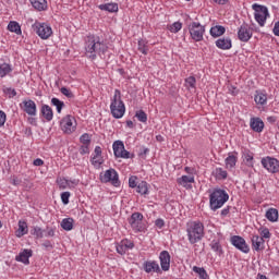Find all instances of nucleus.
Instances as JSON below:
<instances>
[{
  "mask_svg": "<svg viewBox=\"0 0 279 279\" xmlns=\"http://www.w3.org/2000/svg\"><path fill=\"white\" fill-rule=\"evenodd\" d=\"M90 144H83L80 148V154H82V156H84V154H88L89 153V148Z\"/></svg>",
  "mask_w": 279,
  "mask_h": 279,
  "instance_id": "864d4df0",
  "label": "nucleus"
},
{
  "mask_svg": "<svg viewBox=\"0 0 279 279\" xmlns=\"http://www.w3.org/2000/svg\"><path fill=\"white\" fill-rule=\"evenodd\" d=\"M134 247V242L130 240H122L117 246L116 250L118 254L123 256L128 252V250H132Z\"/></svg>",
  "mask_w": 279,
  "mask_h": 279,
  "instance_id": "4468645a",
  "label": "nucleus"
},
{
  "mask_svg": "<svg viewBox=\"0 0 279 279\" xmlns=\"http://www.w3.org/2000/svg\"><path fill=\"white\" fill-rule=\"evenodd\" d=\"M266 219H268V221H271V222L278 221V209L269 208L266 211Z\"/></svg>",
  "mask_w": 279,
  "mask_h": 279,
  "instance_id": "2f4dec72",
  "label": "nucleus"
},
{
  "mask_svg": "<svg viewBox=\"0 0 279 279\" xmlns=\"http://www.w3.org/2000/svg\"><path fill=\"white\" fill-rule=\"evenodd\" d=\"M99 10H102L105 12H119V4L118 3H105L100 4Z\"/></svg>",
  "mask_w": 279,
  "mask_h": 279,
  "instance_id": "c756f323",
  "label": "nucleus"
},
{
  "mask_svg": "<svg viewBox=\"0 0 279 279\" xmlns=\"http://www.w3.org/2000/svg\"><path fill=\"white\" fill-rule=\"evenodd\" d=\"M272 33L275 34V36H279V21L275 23Z\"/></svg>",
  "mask_w": 279,
  "mask_h": 279,
  "instance_id": "052dcab7",
  "label": "nucleus"
},
{
  "mask_svg": "<svg viewBox=\"0 0 279 279\" xmlns=\"http://www.w3.org/2000/svg\"><path fill=\"white\" fill-rule=\"evenodd\" d=\"M243 161L246 167H254V154L250 150H244L242 155Z\"/></svg>",
  "mask_w": 279,
  "mask_h": 279,
  "instance_id": "bb28decb",
  "label": "nucleus"
},
{
  "mask_svg": "<svg viewBox=\"0 0 279 279\" xmlns=\"http://www.w3.org/2000/svg\"><path fill=\"white\" fill-rule=\"evenodd\" d=\"M252 245L256 252H259V250H263V245H265V240L259 235H253Z\"/></svg>",
  "mask_w": 279,
  "mask_h": 279,
  "instance_id": "393cba45",
  "label": "nucleus"
},
{
  "mask_svg": "<svg viewBox=\"0 0 279 279\" xmlns=\"http://www.w3.org/2000/svg\"><path fill=\"white\" fill-rule=\"evenodd\" d=\"M239 38L242 43H248L252 37L251 36H239Z\"/></svg>",
  "mask_w": 279,
  "mask_h": 279,
  "instance_id": "0e129e2a",
  "label": "nucleus"
},
{
  "mask_svg": "<svg viewBox=\"0 0 279 279\" xmlns=\"http://www.w3.org/2000/svg\"><path fill=\"white\" fill-rule=\"evenodd\" d=\"M206 28L199 22H193L190 26L191 36H204Z\"/></svg>",
  "mask_w": 279,
  "mask_h": 279,
  "instance_id": "dca6fc26",
  "label": "nucleus"
},
{
  "mask_svg": "<svg viewBox=\"0 0 279 279\" xmlns=\"http://www.w3.org/2000/svg\"><path fill=\"white\" fill-rule=\"evenodd\" d=\"M23 110L29 117H36V102L34 100H24L23 101Z\"/></svg>",
  "mask_w": 279,
  "mask_h": 279,
  "instance_id": "2eb2a0df",
  "label": "nucleus"
},
{
  "mask_svg": "<svg viewBox=\"0 0 279 279\" xmlns=\"http://www.w3.org/2000/svg\"><path fill=\"white\" fill-rule=\"evenodd\" d=\"M254 101L255 104H257V106H265L267 104V94L256 92L254 96Z\"/></svg>",
  "mask_w": 279,
  "mask_h": 279,
  "instance_id": "c85d7f7f",
  "label": "nucleus"
},
{
  "mask_svg": "<svg viewBox=\"0 0 279 279\" xmlns=\"http://www.w3.org/2000/svg\"><path fill=\"white\" fill-rule=\"evenodd\" d=\"M210 36H223L226 34V27L221 25H216L209 31Z\"/></svg>",
  "mask_w": 279,
  "mask_h": 279,
  "instance_id": "7c9ffc66",
  "label": "nucleus"
},
{
  "mask_svg": "<svg viewBox=\"0 0 279 279\" xmlns=\"http://www.w3.org/2000/svg\"><path fill=\"white\" fill-rule=\"evenodd\" d=\"M262 166L267 169L269 173H279V161L274 157H264L262 159Z\"/></svg>",
  "mask_w": 279,
  "mask_h": 279,
  "instance_id": "0eeeda50",
  "label": "nucleus"
},
{
  "mask_svg": "<svg viewBox=\"0 0 279 279\" xmlns=\"http://www.w3.org/2000/svg\"><path fill=\"white\" fill-rule=\"evenodd\" d=\"M33 165H34L35 167H43V165H45V161H43V159H40V158H37V159H35V160L33 161Z\"/></svg>",
  "mask_w": 279,
  "mask_h": 279,
  "instance_id": "bf43d9fd",
  "label": "nucleus"
},
{
  "mask_svg": "<svg viewBox=\"0 0 279 279\" xmlns=\"http://www.w3.org/2000/svg\"><path fill=\"white\" fill-rule=\"evenodd\" d=\"M216 46L218 49H232V39L229 37H221L220 39L216 40Z\"/></svg>",
  "mask_w": 279,
  "mask_h": 279,
  "instance_id": "aec40b11",
  "label": "nucleus"
},
{
  "mask_svg": "<svg viewBox=\"0 0 279 279\" xmlns=\"http://www.w3.org/2000/svg\"><path fill=\"white\" fill-rule=\"evenodd\" d=\"M144 271H146V274H151V271L159 274L160 266L156 262H145L144 263Z\"/></svg>",
  "mask_w": 279,
  "mask_h": 279,
  "instance_id": "4be33fe9",
  "label": "nucleus"
},
{
  "mask_svg": "<svg viewBox=\"0 0 279 279\" xmlns=\"http://www.w3.org/2000/svg\"><path fill=\"white\" fill-rule=\"evenodd\" d=\"M187 239L192 245L204 239V223L199 221H193L187 223L186 228Z\"/></svg>",
  "mask_w": 279,
  "mask_h": 279,
  "instance_id": "f03ea898",
  "label": "nucleus"
},
{
  "mask_svg": "<svg viewBox=\"0 0 279 279\" xmlns=\"http://www.w3.org/2000/svg\"><path fill=\"white\" fill-rule=\"evenodd\" d=\"M57 182H58L59 189L61 191H64V189H66L69 186V181H66V179H60Z\"/></svg>",
  "mask_w": 279,
  "mask_h": 279,
  "instance_id": "09e8293b",
  "label": "nucleus"
},
{
  "mask_svg": "<svg viewBox=\"0 0 279 279\" xmlns=\"http://www.w3.org/2000/svg\"><path fill=\"white\" fill-rule=\"evenodd\" d=\"M138 180V178L137 177H131L130 179H129V186L131 187V189H136L138 185L136 184V181Z\"/></svg>",
  "mask_w": 279,
  "mask_h": 279,
  "instance_id": "3c124183",
  "label": "nucleus"
},
{
  "mask_svg": "<svg viewBox=\"0 0 279 279\" xmlns=\"http://www.w3.org/2000/svg\"><path fill=\"white\" fill-rule=\"evenodd\" d=\"M155 226H157V228H163L165 227V220L162 219H157L155 221Z\"/></svg>",
  "mask_w": 279,
  "mask_h": 279,
  "instance_id": "680f3d73",
  "label": "nucleus"
},
{
  "mask_svg": "<svg viewBox=\"0 0 279 279\" xmlns=\"http://www.w3.org/2000/svg\"><path fill=\"white\" fill-rule=\"evenodd\" d=\"M51 104L57 108V112L60 114V112H62V108H64V101H61L58 98H52Z\"/></svg>",
  "mask_w": 279,
  "mask_h": 279,
  "instance_id": "4c0bfd02",
  "label": "nucleus"
},
{
  "mask_svg": "<svg viewBox=\"0 0 279 279\" xmlns=\"http://www.w3.org/2000/svg\"><path fill=\"white\" fill-rule=\"evenodd\" d=\"M74 121V117L65 116L60 122L62 132H64L65 134H72L73 132H75V125H73Z\"/></svg>",
  "mask_w": 279,
  "mask_h": 279,
  "instance_id": "1a4fd4ad",
  "label": "nucleus"
},
{
  "mask_svg": "<svg viewBox=\"0 0 279 279\" xmlns=\"http://www.w3.org/2000/svg\"><path fill=\"white\" fill-rule=\"evenodd\" d=\"M46 236H56V230L53 228L47 227Z\"/></svg>",
  "mask_w": 279,
  "mask_h": 279,
  "instance_id": "13d9d810",
  "label": "nucleus"
},
{
  "mask_svg": "<svg viewBox=\"0 0 279 279\" xmlns=\"http://www.w3.org/2000/svg\"><path fill=\"white\" fill-rule=\"evenodd\" d=\"M8 29L9 32L16 34V36H21V34H23V32L21 31V24H19V22L16 21L9 22Z\"/></svg>",
  "mask_w": 279,
  "mask_h": 279,
  "instance_id": "cd10ccee",
  "label": "nucleus"
},
{
  "mask_svg": "<svg viewBox=\"0 0 279 279\" xmlns=\"http://www.w3.org/2000/svg\"><path fill=\"white\" fill-rule=\"evenodd\" d=\"M31 234L36 236V239H43V236H45V231L40 227H34L31 231Z\"/></svg>",
  "mask_w": 279,
  "mask_h": 279,
  "instance_id": "58836bf2",
  "label": "nucleus"
},
{
  "mask_svg": "<svg viewBox=\"0 0 279 279\" xmlns=\"http://www.w3.org/2000/svg\"><path fill=\"white\" fill-rule=\"evenodd\" d=\"M231 243L234 247H236V250H240V252H243L244 254L250 253V246L245 242V239H243L242 236L233 235L231 238Z\"/></svg>",
  "mask_w": 279,
  "mask_h": 279,
  "instance_id": "9d476101",
  "label": "nucleus"
},
{
  "mask_svg": "<svg viewBox=\"0 0 279 279\" xmlns=\"http://www.w3.org/2000/svg\"><path fill=\"white\" fill-rule=\"evenodd\" d=\"M193 182H195V177L191 175H182L178 179V184L184 186L185 189H193V185H191Z\"/></svg>",
  "mask_w": 279,
  "mask_h": 279,
  "instance_id": "6ab92c4d",
  "label": "nucleus"
},
{
  "mask_svg": "<svg viewBox=\"0 0 279 279\" xmlns=\"http://www.w3.org/2000/svg\"><path fill=\"white\" fill-rule=\"evenodd\" d=\"M61 94L68 97L69 99H73L74 95L73 92L66 87H61Z\"/></svg>",
  "mask_w": 279,
  "mask_h": 279,
  "instance_id": "49530a36",
  "label": "nucleus"
},
{
  "mask_svg": "<svg viewBox=\"0 0 279 279\" xmlns=\"http://www.w3.org/2000/svg\"><path fill=\"white\" fill-rule=\"evenodd\" d=\"M262 239H270L271 238V233L269 232V229L265 228L262 230L260 232V236Z\"/></svg>",
  "mask_w": 279,
  "mask_h": 279,
  "instance_id": "603ef678",
  "label": "nucleus"
},
{
  "mask_svg": "<svg viewBox=\"0 0 279 279\" xmlns=\"http://www.w3.org/2000/svg\"><path fill=\"white\" fill-rule=\"evenodd\" d=\"M193 271L194 274H198L201 279H208V272H206V269L194 266Z\"/></svg>",
  "mask_w": 279,
  "mask_h": 279,
  "instance_id": "e433bc0d",
  "label": "nucleus"
},
{
  "mask_svg": "<svg viewBox=\"0 0 279 279\" xmlns=\"http://www.w3.org/2000/svg\"><path fill=\"white\" fill-rule=\"evenodd\" d=\"M111 114L114 119H121L125 114V105L121 100V92L116 89L114 96L110 105Z\"/></svg>",
  "mask_w": 279,
  "mask_h": 279,
  "instance_id": "7ed1b4c3",
  "label": "nucleus"
},
{
  "mask_svg": "<svg viewBox=\"0 0 279 279\" xmlns=\"http://www.w3.org/2000/svg\"><path fill=\"white\" fill-rule=\"evenodd\" d=\"M69 197H71V192H63L61 194L62 204H64V205L69 204Z\"/></svg>",
  "mask_w": 279,
  "mask_h": 279,
  "instance_id": "8fccbe9b",
  "label": "nucleus"
},
{
  "mask_svg": "<svg viewBox=\"0 0 279 279\" xmlns=\"http://www.w3.org/2000/svg\"><path fill=\"white\" fill-rule=\"evenodd\" d=\"M113 154L116 158H130V151L125 150V145L121 141L113 143Z\"/></svg>",
  "mask_w": 279,
  "mask_h": 279,
  "instance_id": "9b49d317",
  "label": "nucleus"
},
{
  "mask_svg": "<svg viewBox=\"0 0 279 279\" xmlns=\"http://www.w3.org/2000/svg\"><path fill=\"white\" fill-rule=\"evenodd\" d=\"M162 271H169L171 267V255L168 251H162L159 255Z\"/></svg>",
  "mask_w": 279,
  "mask_h": 279,
  "instance_id": "ddd939ff",
  "label": "nucleus"
},
{
  "mask_svg": "<svg viewBox=\"0 0 279 279\" xmlns=\"http://www.w3.org/2000/svg\"><path fill=\"white\" fill-rule=\"evenodd\" d=\"M80 141L83 143V145H90V135L88 133H84Z\"/></svg>",
  "mask_w": 279,
  "mask_h": 279,
  "instance_id": "de8ad7c7",
  "label": "nucleus"
},
{
  "mask_svg": "<svg viewBox=\"0 0 279 279\" xmlns=\"http://www.w3.org/2000/svg\"><path fill=\"white\" fill-rule=\"evenodd\" d=\"M168 29L169 32H171V34H178V32L182 29V22H174L172 25L168 27Z\"/></svg>",
  "mask_w": 279,
  "mask_h": 279,
  "instance_id": "ea45409f",
  "label": "nucleus"
},
{
  "mask_svg": "<svg viewBox=\"0 0 279 279\" xmlns=\"http://www.w3.org/2000/svg\"><path fill=\"white\" fill-rule=\"evenodd\" d=\"M11 184H13V186H19V184H21V180H19L16 177H13V179H11Z\"/></svg>",
  "mask_w": 279,
  "mask_h": 279,
  "instance_id": "e2e57ef3",
  "label": "nucleus"
},
{
  "mask_svg": "<svg viewBox=\"0 0 279 279\" xmlns=\"http://www.w3.org/2000/svg\"><path fill=\"white\" fill-rule=\"evenodd\" d=\"M32 250H24L16 257L17 263H23L24 265H29V258H32Z\"/></svg>",
  "mask_w": 279,
  "mask_h": 279,
  "instance_id": "a211bd4d",
  "label": "nucleus"
},
{
  "mask_svg": "<svg viewBox=\"0 0 279 279\" xmlns=\"http://www.w3.org/2000/svg\"><path fill=\"white\" fill-rule=\"evenodd\" d=\"M5 119H7L5 112L0 110V128L5 125Z\"/></svg>",
  "mask_w": 279,
  "mask_h": 279,
  "instance_id": "6e6d98bb",
  "label": "nucleus"
},
{
  "mask_svg": "<svg viewBox=\"0 0 279 279\" xmlns=\"http://www.w3.org/2000/svg\"><path fill=\"white\" fill-rule=\"evenodd\" d=\"M138 51H141V53H143L144 56H147V52L149 51V48H148L147 43L145 41V39H140L138 40Z\"/></svg>",
  "mask_w": 279,
  "mask_h": 279,
  "instance_id": "c9c22d12",
  "label": "nucleus"
},
{
  "mask_svg": "<svg viewBox=\"0 0 279 279\" xmlns=\"http://www.w3.org/2000/svg\"><path fill=\"white\" fill-rule=\"evenodd\" d=\"M73 218H64L62 221H61V228L63 230H66L68 232L73 230Z\"/></svg>",
  "mask_w": 279,
  "mask_h": 279,
  "instance_id": "473e14b6",
  "label": "nucleus"
},
{
  "mask_svg": "<svg viewBox=\"0 0 279 279\" xmlns=\"http://www.w3.org/2000/svg\"><path fill=\"white\" fill-rule=\"evenodd\" d=\"M255 21L263 27L267 23V17L269 16V10L265 5L253 4Z\"/></svg>",
  "mask_w": 279,
  "mask_h": 279,
  "instance_id": "39448f33",
  "label": "nucleus"
},
{
  "mask_svg": "<svg viewBox=\"0 0 279 279\" xmlns=\"http://www.w3.org/2000/svg\"><path fill=\"white\" fill-rule=\"evenodd\" d=\"M12 72V68L8 63L0 64V77H5L8 73Z\"/></svg>",
  "mask_w": 279,
  "mask_h": 279,
  "instance_id": "f704fd0d",
  "label": "nucleus"
},
{
  "mask_svg": "<svg viewBox=\"0 0 279 279\" xmlns=\"http://www.w3.org/2000/svg\"><path fill=\"white\" fill-rule=\"evenodd\" d=\"M229 213H230V207H227V208L221 210L222 217H226V215H229Z\"/></svg>",
  "mask_w": 279,
  "mask_h": 279,
  "instance_id": "338daca9",
  "label": "nucleus"
},
{
  "mask_svg": "<svg viewBox=\"0 0 279 279\" xmlns=\"http://www.w3.org/2000/svg\"><path fill=\"white\" fill-rule=\"evenodd\" d=\"M94 154H95V156H100L101 157V147L96 146L95 150H94Z\"/></svg>",
  "mask_w": 279,
  "mask_h": 279,
  "instance_id": "69168bd1",
  "label": "nucleus"
},
{
  "mask_svg": "<svg viewBox=\"0 0 279 279\" xmlns=\"http://www.w3.org/2000/svg\"><path fill=\"white\" fill-rule=\"evenodd\" d=\"M238 36H252V33H250V29H247V26H241Z\"/></svg>",
  "mask_w": 279,
  "mask_h": 279,
  "instance_id": "a18cd8bd",
  "label": "nucleus"
},
{
  "mask_svg": "<svg viewBox=\"0 0 279 279\" xmlns=\"http://www.w3.org/2000/svg\"><path fill=\"white\" fill-rule=\"evenodd\" d=\"M135 117L137 121H141V123H147V113H145V111L143 110L136 111Z\"/></svg>",
  "mask_w": 279,
  "mask_h": 279,
  "instance_id": "a19ab883",
  "label": "nucleus"
},
{
  "mask_svg": "<svg viewBox=\"0 0 279 279\" xmlns=\"http://www.w3.org/2000/svg\"><path fill=\"white\" fill-rule=\"evenodd\" d=\"M100 182H104L107 184V182H110L112 186H121V181H119V173H117V170L109 169L105 171L104 174H100Z\"/></svg>",
  "mask_w": 279,
  "mask_h": 279,
  "instance_id": "423d86ee",
  "label": "nucleus"
},
{
  "mask_svg": "<svg viewBox=\"0 0 279 279\" xmlns=\"http://www.w3.org/2000/svg\"><path fill=\"white\" fill-rule=\"evenodd\" d=\"M230 199V196L223 190H215L209 196V204L211 210H219L226 202Z\"/></svg>",
  "mask_w": 279,
  "mask_h": 279,
  "instance_id": "20e7f679",
  "label": "nucleus"
},
{
  "mask_svg": "<svg viewBox=\"0 0 279 279\" xmlns=\"http://www.w3.org/2000/svg\"><path fill=\"white\" fill-rule=\"evenodd\" d=\"M108 51V44L104 40V37L90 36L87 40L86 56L92 60L97 58V53H106Z\"/></svg>",
  "mask_w": 279,
  "mask_h": 279,
  "instance_id": "f257e3e1",
  "label": "nucleus"
},
{
  "mask_svg": "<svg viewBox=\"0 0 279 279\" xmlns=\"http://www.w3.org/2000/svg\"><path fill=\"white\" fill-rule=\"evenodd\" d=\"M238 160L239 157H236V153H230L225 160L226 169H234V167H236Z\"/></svg>",
  "mask_w": 279,
  "mask_h": 279,
  "instance_id": "412c9836",
  "label": "nucleus"
},
{
  "mask_svg": "<svg viewBox=\"0 0 279 279\" xmlns=\"http://www.w3.org/2000/svg\"><path fill=\"white\" fill-rule=\"evenodd\" d=\"M92 165H94V167H101V165H104V158L94 155L92 158Z\"/></svg>",
  "mask_w": 279,
  "mask_h": 279,
  "instance_id": "c03bdc74",
  "label": "nucleus"
},
{
  "mask_svg": "<svg viewBox=\"0 0 279 279\" xmlns=\"http://www.w3.org/2000/svg\"><path fill=\"white\" fill-rule=\"evenodd\" d=\"M41 114L46 121H51L53 119V109L49 107L48 105L41 106Z\"/></svg>",
  "mask_w": 279,
  "mask_h": 279,
  "instance_id": "a878e982",
  "label": "nucleus"
},
{
  "mask_svg": "<svg viewBox=\"0 0 279 279\" xmlns=\"http://www.w3.org/2000/svg\"><path fill=\"white\" fill-rule=\"evenodd\" d=\"M192 40H195L196 43H199V41L204 40V37L203 36H193Z\"/></svg>",
  "mask_w": 279,
  "mask_h": 279,
  "instance_id": "774afa93",
  "label": "nucleus"
},
{
  "mask_svg": "<svg viewBox=\"0 0 279 279\" xmlns=\"http://www.w3.org/2000/svg\"><path fill=\"white\" fill-rule=\"evenodd\" d=\"M32 27L38 36H51L53 34L51 26L47 23L35 22Z\"/></svg>",
  "mask_w": 279,
  "mask_h": 279,
  "instance_id": "6e6552de",
  "label": "nucleus"
},
{
  "mask_svg": "<svg viewBox=\"0 0 279 279\" xmlns=\"http://www.w3.org/2000/svg\"><path fill=\"white\" fill-rule=\"evenodd\" d=\"M251 129L253 132L260 133L265 130V122L260 118H253L250 122Z\"/></svg>",
  "mask_w": 279,
  "mask_h": 279,
  "instance_id": "f3484780",
  "label": "nucleus"
},
{
  "mask_svg": "<svg viewBox=\"0 0 279 279\" xmlns=\"http://www.w3.org/2000/svg\"><path fill=\"white\" fill-rule=\"evenodd\" d=\"M136 189L137 193H140L141 195H147L149 191V187H147V182L145 181L140 182Z\"/></svg>",
  "mask_w": 279,
  "mask_h": 279,
  "instance_id": "72a5a7b5",
  "label": "nucleus"
},
{
  "mask_svg": "<svg viewBox=\"0 0 279 279\" xmlns=\"http://www.w3.org/2000/svg\"><path fill=\"white\" fill-rule=\"evenodd\" d=\"M29 232V229L27 228V222L25 220L19 221V229L15 231V235L21 239V236H25Z\"/></svg>",
  "mask_w": 279,
  "mask_h": 279,
  "instance_id": "5701e85b",
  "label": "nucleus"
},
{
  "mask_svg": "<svg viewBox=\"0 0 279 279\" xmlns=\"http://www.w3.org/2000/svg\"><path fill=\"white\" fill-rule=\"evenodd\" d=\"M143 222V214L141 213H134L132 214L131 218L129 219L130 226L135 230L136 232H141V223Z\"/></svg>",
  "mask_w": 279,
  "mask_h": 279,
  "instance_id": "f8f14e48",
  "label": "nucleus"
},
{
  "mask_svg": "<svg viewBox=\"0 0 279 279\" xmlns=\"http://www.w3.org/2000/svg\"><path fill=\"white\" fill-rule=\"evenodd\" d=\"M211 250H214V252H220L221 251V244H219V242H213L211 243Z\"/></svg>",
  "mask_w": 279,
  "mask_h": 279,
  "instance_id": "5fc2aeb1",
  "label": "nucleus"
},
{
  "mask_svg": "<svg viewBox=\"0 0 279 279\" xmlns=\"http://www.w3.org/2000/svg\"><path fill=\"white\" fill-rule=\"evenodd\" d=\"M29 2L37 12H45L47 10V0H29Z\"/></svg>",
  "mask_w": 279,
  "mask_h": 279,
  "instance_id": "b1692460",
  "label": "nucleus"
},
{
  "mask_svg": "<svg viewBox=\"0 0 279 279\" xmlns=\"http://www.w3.org/2000/svg\"><path fill=\"white\" fill-rule=\"evenodd\" d=\"M216 175L219 180H226V178H228V171L223 170L222 168H217Z\"/></svg>",
  "mask_w": 279,
  "mask_h": 279,
  "instance_id": "79ce46f5",
  "label": "nucleus"
},
{
  "mask_svg": "<svg viewBox=\"0 0 279 279\" xmlns=\"http://www.w3.org/2000/svg\"><path fill=\"white\" fill-rule=\"evenodd\" d=\"M41 245L46 250H53V244H51V241H49V240H46Z\"/></svg>",
  "mask_w": 279,
  "mask_h": 279,
  "instance_id": "4d7b16f0",
  "label": "nucleus"
},
{
  "mask_svg": "<svg viewBox=\"0 0 279 279\" xmlns=\"http://www.w3.org/2000/svg\"><path fill=\"white\" fill-rule=\"evenodd\" d=\"M197 81L195 80V76H190L185 78V86L186 88H195V84Z\"/></svg>",
  "mask_w": 279,
  "mask_h": 279,
  "instance_id": "37998d69",
  "label": "nucleus"
}]
</instances>
